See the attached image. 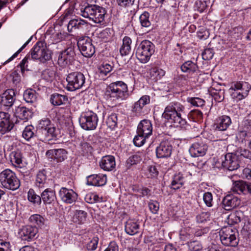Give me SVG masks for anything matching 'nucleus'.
Instances as JSON below:
<instances>
[{
	"instance_id": "f257e3e1",
	"label": "nucleus",
	"mask_w": 251,
	"mask_h": 251,
	"mask_svg": "<svg viewBox=\"0 0 251 251\" xmlns=\"http://www.w3.org/2000/svg\"><path fill=\"white\" fill-rule=\"evenodd\" d=\"M184 110V107L180 103L172 102L165 108L162 116L167 120H170L176 126L183 127L187 124Z\"/></svg>"
},
{
	"instance_id": "f03ea898",
	"label": "nucleus",
	"mask_w": 251,
	"mask_h": 251,
	"mask_svg": "<svg viewBox=\"0 0 251 251\" xmlns=\"http://www.w3.org/2000/svg\"><path fill=\"white\" fill-rule=\"evenodd\" d=\"M128 96L127 85L122 81L111 83L106 87L104 93L106 100L110 101L126 100Z\"/></svg>"
},
{
	"instance_id": "7ed1b4c3",
	"label": "nucleus",
	"mask_w": 251,
	"mask_h": 251,
	"mask_svg": "<svg viewBox=\"0 0 251 251\" xmlns=\"http://www.w3.org/2000/svg\"><path fill=\"white\" fill-rule=\"evenodd\" d=\"M0 182L8 190H16L20 186V181L15 173L10 169H5L0 173Z\"/></svg>"
},
{
	"instance_id": "20e7f679",
	"label": "nucleus",
	"mask_w": 251,
	"mask_h": 251,
	"mask_svg": "<svg viewBox=\"0 0 251 251\" xmlns=\"http://www.w3.org/2000/svg\"><path fill=\"white\" fill-rule=\"evenodd\" d=\"M154 52V45L149 40H144L136 49L135 55L142 63L148 62Z\"/></svg>"
},
{
	"instance_id": "39448f33",
	"label": "nucleus",
	"mask_w": 251,
	"mask_h": 251,
	"mask_svg": "<svg viewBox=\"0 0 251 251\" xmlns=\"http://www.w3.org/2000/svg\"><path fill=\"white\" fill-rule=\"evenodd\" d=\"M220 239L225 246L236 247L239 242L238 232L231 227H225L219 232Z\"/></svg>"
},
{
	"instance_id": "423d86ee",
	"label": "nucleus",
	"mask_w": 251,
	"mask_h": 251,
	"mask_svg": "<svg viewBox=\"0 0 251 251\" xmlns=\"http://www.w3.org/2000/svg\"><path fill=\"white\" fill-rule=\"evenodd\" d=\"M29 55L32 59L45 63L51 59L52 52L44 46L43 42H38L31 50Z\"/></svg>"
},
{
	"instance_id": "0eeeda50",
	"label": "nucleus",
	"mask_w": 251,
	"mask_h": 251,
	"mask_svg": "<svg viewBox=\"0 0 251 251\" xmlns=\"http://www.w3.org/2000/svg\"><path fill=\"white\" fill-rule=\"evenodd\" d=\"M99 118L97 114L92 110L83 112L79 119L82 128L86 130L95 129L97 126Z\"/></svg>"
},
{
	"instance_id": "6e6552de",
	"label": "nucleus",
	"mask_w": 251,
	"mask_h": 251,
	"mask_svg": "<svg viewBox=\"0 0 251 251\" xmlns=\"http://www.w3.org/2000/svg\"><path fill=\"white\" fill-rule=\"evenodd\" d=\"M66 81L68 82L67 89L70 91H74L82 88L85 83V77L81 72H74L68 74Z\"/></svg>"
},
{
	"instance_id": "1a4fd4ad",
	"label": "nucleus",
	"mask_w": 251,
	"mask_h": 251,
	"mask_svg": "<svg viewBox=\"0 0 251 251\" xmlns=\"http://www.w3.org/2000/svg\"><path fill=\"white\" fill-rule=\"evenodd\" d=\"M77 46L82 54L86 57H92L95 52V48L92 40L88 37L79 39Z\"/></svg>"
},
{
	"instance_id": "9d476101",
	"label": "nucleus",
	"mask_w": 251,
	"mask_h": 251,
	"mask_svg": "<svg viewBox=\"0 0 251 251\" xmlns=\"http://www.w3.org/2000/svg\"><path fill=\"white\" fill-rule=\"evenodd\" d=\"M75 47L71 46L60 52L58 64L60 66L64 67L68 64H71L75 60Z\"/></svg>"
},
{
	"instance_id": "9b49d317",
	"label": "nucleus",
	"mask_w": 251,
	"mask_h": 251,
	"mask_svg": "<svg viewBox=\"0 0 251 251\" xmlns=\"http://www.w3.org/2000/svg\"><path fill=\"white\" fill-rule=\"evenodd\" d=\"M221 159L222 167L230 171L236 170L240 166L237 157L232 153H226Z\"/></svg>"
},
{
	"instance_id": "f8f14e48",
	"label": "nucleus",
	"mask_w": 251,
	"mask_h": 251,
	"mask_svg": "<svg viewBox=\"0 0 251 251\" xmlns=\"http://www.w3.org/2000/svg\"><path fill=\"white\" fill-rule=\"evenodd\" d=\"M57 130L54 126H52L47 128L39 130L38 136L40 141L44 142H48V144H50V141L57 139Z\"/></svg>"
},
{
	"instance_id": "ddd939ff",
	"label": "nucleus",
	"mask_w": 251,
	"mask_h": 251,
	"mask_svg": "<svg viewBox=\"0 0 251 251\" xmlns=\"http://www.w3.org/2000/svg\"><path fill=\"white\" fill-rule=\"evenodd\" d=\"M67 151L64 149H54L48 150L46 156L48 159L53 160L57 163H61L67 158Z\"/></svg>"
},
{
	"instance_id": "4468645a",
	"label": "nucleus",
	"mask_w": 251,
	"mask_h": 251,
	"mask_svg": "<svg viewBox=\"0 0 251 251\" xmlns=\"http://www.w3.org/2000/svg\"><path fill=\"white\" fill-rule=\"evenodd\" d=\"M173 147L168 140L162 141L156 148V154L158 158H167L171 156Z\"/></svg>"
},
{
	"instance_id": "2eb2a0df",
	"label": "nucleus",
	"mask_w": 251,
	"mask_h": 251,
	"mask_svg": "<svg viewBox=\"0 0 251 251\" xmlns=\"http://www.w3.org/2000/svg\"><path fill=\"white\" fill-rule=\"evenodd\" d=\"M231 190L239 195H251V183L243 180L236 181L233 183Z\"/></svg>"
},
{
	"instance_id": "dca6fc26",
	"label": "nucleus",
	"mask_w": 251,
	"mask_h": 251,
	"mask_svg": "<svg viewBox=\"0 0 251 251\" xmlns=\"http://www.w3.org/2000/svg\"><path fill=\"white\" fill-rule=\"evenodd\" d=\"M37 233V227L30 225L23 226L19 231V234L22 240L27 241L34 238Z\"/></svg>"
},
{
	"instance_id": "f3484780",
	"label": "nucleus",
	"mask_w": 251,
	"mask_h": 251,
	"mask_svg": "<svg viewBox=\"0 0 251 251\" xmlns=\"http://www.w3.org/2000/svg\"><path fill=\"white\" fill-rule=\"evenodd\" d=\"M59 197L66 203H72L76 201L77 194L72 189L62 187L59 192Z\"/></svg>"
},
{
	"instance_id": "a211bd4d",
	"label": "nucleus",
	"mask_w": 251,
	"mask_h": 251,
	"mask_svg": "<svg viewBox=\"0 0 251 251\" xmlns=\"http://www.w3.org/2000/svg\"><path fill=\"white\" fill-rule=\"evenodd\" d=\"M223 208L226 210H231L240 204V200L232 194H227L222 200Z\"/></svg>"
},
{
	"instance_id": "6ab92c4d",
	"label": "nucleus",
	"mask_w": 251,
	"mask_h": 251,
	"mask_svg": "<svg viewBox=\"0 0 251 251\" xmlns=\"http://www.w3.org/2000/svg\"><path fill=\"white\" fill-rule=\"evenodd\" d=\"M14 126L13 123L10 120V115L6 112H0V132L2 134L9 132Z\"/></svg>"
},
{
	"instance_id": "aec40b11",
	"label": "nucleus",
	"mask_w": 251,
	"mask_h": 251,
	"mask_svg": "<svg viewBox=\"0 0 251 251\" xmlns=\"http://www.w3.org/2000/svg\"><path fill=\"white\" fill-rule=\"evenodd\" d=\"M207 150V145L201 141L193 143L189 148V151L191 156L195 157L203 156L205 154Z\"/></svg>"
},
{
	"instance_id": "412c9836",
	"label": "nucleus",
	"mask_w": 251,
	"mask_h": 251,
	"mask_svg": "<svg viewBox=\"0 0 251 251\" xmlns=\"http://www.w3.org/2000/svg\"><path fill=\"white\" fill-rule=\"evenodd\" d=\"M137 133L149 138L152 133V125L151 121L147 119L142 120L137 126Z\"/></svg>"
},
{
	"instance_id": "4be33fe9",
	"label": "nucleus",
	"mask_w": 251,
	"mask_h": 251,
	"mask_svg": "<svg viewBox=\"0 0 251 251\" xmlns=\"http://www.w3.org/2000/svg\"><path fill=\"white\" fill-rule=\"evenodd\" d=\"M107 181L105 175H92L87 177V184L89 185L101 186L105 185Z\"/></svg>"
},
{
	"instance_id": "5701e85b",
	"label": "nucleus",
	"mask_w": 251,
	"mask_h": 251,
	"mask_svg": "<svg viewBox=\"0 0 251 251\" xmlns=\"http://www.w3.org/2000/svg\"><path fill=\"white\" fill-rule=\"evenodd\" d=\"M99 164L100 167L103 170L111 171L116 166L115 157L112 155H105L102 157Z\"/></svg>"
},
{
	"instance_id": "b1692460",
	"label": "nucleus",
	"mask_w": 251,
	"mask_h": 251,
	"mask_svg": "<svg viewBox=\"0 0 251 251\" xmlns=\"http://www.w3.org/2000/svg\"><path fill=\"white\" fill-rule=\"evenodd\" d=\"M231 124L230 118L226 115H223L216 119L214 123L215 129L220 131L226 130Z\"/></svg>"
},
{
	"instance_id": "393cba45",
	"label": "nucleus",
	"mask_w": 251,
	"mask_h": 251,
	"mask_svg": "<svg viewBox=\"0 0 251 251\" xmlns=\"http://www.w3.org/2000/svg\"><path fill=\"white\" fill-rule=\"evenodd\" d=\"M150 99L149 96H143L138 101L135 102L132 107V111L137 116H140L143 113V107L150 103Z\"/></svg>"
},
{
	"instance_id": "a878e982",
	"label": "nucleus",
	"mask_w": 251,
	"mask_h": 251,
	"mask_svg": "<svg viewBox=\"0 0 251 251\" xmlns=\"http://www.w3.org/2000/svg\"><path fill=\"white\" fill-rule=\"evenodd\" d=\"M10 161L12 164L18 167H22L25 164L24 158L21 151L16 150L10 154Z\"/></svg>"
},
{
	"instance_id": "bb28decb",
	"label": "nucleus",
	"mask_w": 251,
	"mask_h": 251,
	"mask_svg": "<svg viewBox=\"0 0 251 251\" xmlns=\"http://www.w3.org/2000/svg\"><path fill=\"white\" fill-rule=\"evenodd\" d=\"M15 91L12 89L6 90L2 94V105L7 107H11L13 104L15 100Z\"/></svg>"
},
{
	"instance_id": "cd10ccee",
	"label": "nucleus",
	"mask_w": 251,
	"mask_h": 251,
	"mask_svg": "<svg viewBox=\"0 0 251 251\" xmlns=\"http://www.w3.org/2000/svg\"><path fill=\"white\" fill-rule=\"evenodd\" d=\"M41 198L44 204H50L56 199L55 192L50 188H47L41 193Z\"/></svg>"
},
{
	"instance_id": "c85d7f7f",
	"label": "nucleus",
	"mask_w": 251,
	"mask_h": 251,
	"mask_svg": "<svg viewBox=\"0 0 251 251\" xmlns=\"http://www.w3.org/2000/svg\"><path fill=\"white\" fill-rule=\"evenodd\" d=\"M87 24L86 22L80 19L71 20L68 24V30L71 32L73 29H82L85 26H86Z\"/></svg>"
},
{
	"instance_id": "c756f323",
	"label": "nucleus",
	"mask_w": 251,
	"mask_h": 251,
	"mask_svg": "<svg viewBox=\"0 0 251 251\" xmlns=\"http://www.w3.org/2000/svg\"><path fill=\"white\" fill-rule=\"evenodd\" d=\"M184 180V177L181 173H179L175 175L170 184L171 188L175 190L180 189L183 186L185 181Z\"/></svg>"
},
{
	"instance_id": "7c9ffc66",
	"label": "nucleus",
	"mask_w": 251,
	"mask_h": 251,
	"mask_svg": "<svg viewBox=\"0 0 251 251\" xmlns=\"http://www.w3.org/2000/svg\"><path fill=\"white\" fill-rule=\"evenodd\" d=\"M139 229V224L132 220H128L125 224V231L130 235H133L138 233Z\"/></svg>"
},
{
	"instance_id": "2f4dec72",
	"label": "nucleus",
	"mask_w": 251,
	"mask_h": 251,
	"mask_svg": "<svg viewBox=\"0 0 251 251\" xmlns=\"http://www.w3.org/2000/svg\"><path fill=\"white\" fill-rule=\"evenodd\" d=\"M16 117L27 121L31 117V111L24 106H18L15 110Z\"/></svg>"
},
{
	"instance_id": "473e14b6",
	"label": "nucleus",
	"mask_w": 251,
	"mask_h": 251,
	"mask_svg": "<svg viewBox=\"0 0 251 251\" xmlns=\"http://www.w3.org/2000/svg\"><path fill=\"white\" fill-rule=\"evenodd\" d=\"M38 94L32 89L25 90L23 94L24 100L27 103H33L36 102Z\"/></svg>"
},
{
	"instance_id": "72a5a7b5",
	"label": "nucleus",
	"mask_w": 251,
	"mask_h": 251,
	"mask_svg": "<svg viewBox=\"0 0 251 251\" xmlns=\"http://www.w3.org/2000/svg\"><path fill=\"white\" fill-rule=\"evenodd\" d=\"M182 72L188 74H192L198 70V66L196 63L192 61L185 62L180 67Z\"/></svg>"
},
{
	"instance_id": "f704fd0d",
	"label": "nucleus",
	"mask_w": 251,
	"mask_h": 251,
	"mask_svg": "<svg viewBox=\"0 0 251 251\" xmlns=\"http://www.w3.org/2000/svg\"><path fill=\"white\" fill-rule=\"evenodd\" d=\"M251 86L248 82L245 81H234L231 83L230 90L233 91H250Z\"/></svg>"
},
{
	"instance_id": "c9c22d12",
	"label": "nucleus",
	"mask_w": 251,
	"mask_h": 251,
	"mask_svg": "<svg viewBox=\"0 0 251 251\" xmlns=\"http://www.w3.org/2000/svg\"><path fill=\"white\" fill-rule=\"evenodd\" d=\"M68 98L65 95L54 93L50 96V101L53 105H60L65 103Z\"/></svg>"
},
{
	"instance_id": "e433bc0d",
	"label": "nucleus",
	"mask_w": 251,
	"mask_h": 251,
	"mask_svg": "<svg viewBox=\"0 0 251 251\" xmlns=\"http://www.w3.org/2000/svg\"><path fill=\"white\" fill-rule=\"evenodd\" d=\"M94 12V18L92 19V20L96 23H101L103 22L106 12L105 9L102 7L97 5Z\"/></svg>"
},
{
	"instance_id": "4c0bfd02",
	"label": "nucleus",
	"mask_w": 251,
	"mask_h": 251,
	"mask_svg": "<svg viewBox=\"0 0 251 251\" xmlns=\"http://www.w3.org/2000/svg\"><path fill=\"white\" fill-rule=\"evenodd\" d=\"M209 93L210 95L216 102H222L225 99V89H222L220 88L217 89L212 88L211 90L209 91Z\"/></svg>"
},
{
	"instance_id": "58836bf2",
	"label": "nucleus",
	"mask_w": 251,
	"mask_h": 251,
	"mask_svg": "<svg viewBox=\"0 0 251 251\" xmlns=\"http://www.w3.org/2000/svg\"><path fill=\"white\" fill-rule=\"evenodd\" d=\"M97 6V5L95 4H88L84 9H81V15L84 18H89L92 20V19L94 18V12Z\"/></svg>"
},
{
	"instance_id": "ea45409f",
	"label": "nucleus",
	"mask_w": 251,
	"mask_h": 251,
	"mask_svg": "<svg viewBox=\"0 0 251 251\" xmlns=\"http://www.w3.org/2000/svg\"><path fill=\"white\" fill-rule=\"evenodd\" d=\"M35 185L38 188H44L47 183V175L45 170L40 171L36 176Z\"/></svg>"
},
{
	"instance_id": "a19ab883",
	"label": "nucleus",
	"mask_w": 251,
	"mask_h": 251,
	"mask_svg": "<svg viewBox=\"0 0 251 251\" xmlns=\"http://www.w3.org/2000/svg\"><path fill=\"white\" fill-rule=\"evenodd\" d=\"M29 221L35 226H38L42 228L45 225V219L42 216L39 214H33L30 216Z\"/></svg>"
},
{
	"instance_id": "79ce46f5",
	"label": "nucleus",
	"mask_w": 251,
	"mask_h": 251,
	"mask_svg": "<svg viewBox=\"0 0 251 251\" xmlns=\"http://www.w3.org/2000/svg\"><path fill=\"white\" fill-rule=\"evenodd\" d=\"M243 216V213L241 211H236L230 214L228 217V223L231 225H234L239 223L241 221V217Z\"/></svg>"
},
{
	"instance_id": "37998d69",
	"label": "nucleus",
	"mask_w": 251,
	"mask_h": 251,
	"mask_svg": "<svg viewBox=\"0 0 251 251\" xmlns=\"http://www.w3.org/2000/svg\"><path fill=\"white\" fill-rule=\"evenodd\" d=\"M28 200L34 204L40 205L42 201L41 195L40 196L36 194L35 191L30 189L28 192Z\"/></svg>"
},
{
	"instance_id": "c03bdc74",
	"label": "nucleus",
	"mask_w": 251,
	"mask_h": 251,
	"mask_svg": "<svg viewBox=\"0 0 251 251\" xmlns=\"http://www.w3.org/2000/svg\"><path fill=\"white\" fill-rule=\"evenodd\" d=\"M150 75L153 79L157 80L165 75V72L158 67H153L150 70Z\"/></svg>"
},
{
	"instance_id": "a18cd8bd",
	"label": "nucleus",
	"mask_w": 251,
	"mask_h": 251,
	"mask_svg": "<svg viewBox=\"0 0 251 251\" xmlns=\"http://www.w3.org/2000/svg\"><path fill=\"white\" fill-rule=\"evenodd\" d=\"M34 130V127L31 126L29 125L26 126L22 134L23 137L27 141H29L31 138H32L34 135V133L33 130Z\"/></svg>"
},
{
	"instance_id": "49530a36",
	"label": "nucleus",
	"mask_w": 251,
	"mask_h": 251,
	"mask_svg": "<svg viewBox=\"0 0 251 251\" xmlns=\"http://www.w3.org/2000/svg\"><path fill=\"white\" fill-rule=\"evenodd\" d=\"M150 16V13L147 11H145L140 15L139 20L142 26L148 27L151 26V23L149 20Z\"/></svg>"
},
{
	"instance_id": "de8ad7c7",
	"label": "nucleus",
	"mask_w": 251,
	"mask_h": 251,
	"mask_svg": "<svg viewBox=\"0 0 251 251\" xmlns=\"http://www.w3.org/2000/svg\"><path fill=\"white\" fill-rule=\"evenodd\" d=\"M106 123L108 127L114 129L117 125V115L115 113H112L109 115L106 121Z\"/></svg>"
},
{
	"instance_id": "09e8293b",
	"label": "nucleus",
	"mask_w": 251,
	"mask_h": 251,
	"mask_svg": "<svg viewBox=\"0 0 251 251\" xmlns=\"http://www.w3.org/2000/svg\"><path fill=\"white\" fill-rule=\"evenodd\" d=\"M187 100L193 106L197 107H202L205 105V100L198 97L188 98Z\"/></svg>"
},
{
	"instance_id": "8fccbe9b",
	"label": "nucleus",
	"mask_w": 251,
	"mask_h": 251,
	"mask_svg": "<svg viewBox=\"0 0 251 251\" xmlns=\"http://www.w3.org/2000/svg\"><path fill=\"white\" fill-rule=\"evenodd\" d=\"M132 195L137 198H141L144 197L149 198L151 195V190L147 187H142L140 190H139V194H134Z\"/></svg>"
},
{
	"instance_id": "3c124183",
	"label": "nucleus",
	"mask_w": 251,
	"mask_h": 251,
	"mask_svg": "<svg viewBox=\"0 0 251 251\" xmlns=\"http://www.w3.org/2000/svg\"><path fill=\"white\" fill-rule=\"evenodd\" d=\"M80 147L81 152L82 155L86 156L89 153H91L93 148L89 143L86 142H82L80 144Z\"/></svg>"
},
{
	"instance_id": "603ef678",
	"label": "nucleus",
	"mask_w": 251,
	"mask_h": 251,
	"mask_svg": "<svg viewBox=\"0 0 251 251\" xmlns=\"http://www.w3.org/2000/svg\"><path fill=\"white\" fill-rule=\"evenodd\" d=\"M189 117L191 118L194 121L199 122L202 119L203 114L199 110H192L189 115Z\"/></svg>"
},
{
	"instance_id": "864d4df0",
	"label": "nucleus",
	"mask_w": 251,
	"mask_h": 251,
	"mask_svg": "<svg viewBox=\"0 0 251 251\" xmlns=\"http://www.w3.org/2000/svg\"><path fill=\"white\" fill-rule=\"evenodd\" d=\"M208 3L209 0H198L196 2L195 6L198 11L202 13L207 8Z\"/></svg>"
},
{
	"instance_id": "5fc2aeb1",
	"label": "nucleus",
	"mask_w": 251,
	"mask_h": 251,
	"mask_svg": "<svg viewBox=\"0 0 251 251\" xmlns=\"http://www.w3.org/2000/svg\"><path fill=\"white\" fill-rule=\"evenodd\" d=\"M141 160V157L137 154H134L130 156L126 160V166L128 168L130 167L131 166L137 164L139 163Z\"/></svg>"
},
{
	"instance_id": "6e6d98bb",
	"label": "nucleus",
	"mask_w": 251,
	"mask_h": 251,
	"mask_svg": "<svg viewBox=\"0 0 251 251\" xmlns=\"http://www.w3.org/2000/svg\"><path fill=\"white\" fill-rule=\"evenodd\" d=\"M113 67L108 63H103L99 68V71L101 75H106L112 70Z\"/></svg>"
},
{
	"instance_id": "4d7b16f0",
	"label": "nucleus",
	"mask_w": 251,
	"mask_h": 251,
	"mask_svg": "<svg viewBox=\"0 0 251 251\" xmlns=\"http://www.w3.org/2000/svg\"><path fill=\"white\" fill-rule=\"evenodd\" d=\"M148 138V137H145V136L143 135L137 134L133 139V143L136 146L141 147L145 144L146 140Z\"/></svg>"
},
{
	"instance_id": "13d9d810",
	"label": "nucleus",
	"mask_w": 251,
	"mask_h": 251,
	"mask_svg": "<svg viewBox=\"0 0 251 251\" xmlns=\"http://www.w3.org/2000/svg\"><path fill=\"white\" fill-rule=\"evenodd\" d=\"M249 91H241L238 92L237 91H234L231 94V97L233 99L240 100L245 98L248 95Z\"/></svg>"
},
{
	"instance_id": "bf43d9fd",
	"label": "nucleus",
	"mask_w": 251,
	"mask_h": 251,
	"mask_svg": "<svg viewBox=\"0 0 251 251\" xmlns=\"http://www.w3.org/2000/svg\"><path fill=\"white\" fill-rule=\"evenodd\" d=\"M203 200L205 205L208 207H212L213 205V196L210 192H205L203 195Z\"/></svg>"
},
{
	"instance_id": "052dcab7",
	"label": "nucleus",
	"mask_w": 251,
	"mask_h": 251,
	"mask_svg": "<svg viewBox=\"0 0 251 251\" xmlns=\"http://www.w3.org/2000/svg\"><path fill=\"white\" fill-rule=\"evenodd\" d=\"M86 217L87 213L84 211H77L75 217L77 221L76 220L75 222H77L78 224H82L86 221Z\"/></svg>"
},
{
	"instance_id": "680f3d73",
	"label": "nucleus",
	"mask_w": 251,
	"mask_h": 251,
	"mask_svg": "<svg viewBox=\"0 0 251 251\" xmlns=\"http://www.w3.org/2000/svg\"><path fill=\"white\" fill-rule=\"evenodd\" d=\"M210 214L208 212L200 213L197 217V221L199 223H203L210 220Z\"/></svg>"
},
{
	"instance_id": "e2e57ef3",
	"label": "nucleus",
	"mask_w": 251,
	"mask_h": 251,
	"mask_svg": "<svg viewBox=\"0 0 251 251\" xmlns=\"http://www.w3.org/2000/svg\"><path fill=\"white\" fill-rule=\"evenodd\" d=\"M85 200L89 203L100 201L99 197L97 195L93 193L87 194L85 197Z\"/></svg>"
},
{
	"instance_id": "0e129e2a",
	"label": "nucleus",
	"mask_w": 251,
	"mask_h": 251,
	"mask_svg": "<svg viewBox=\"0 0 251 251\" xmlns=\"http://www.w3.org/2000/svg\"><path fill=\"white\" fill-rule=\"evenodd\" d=\"M214 54L212 49L207 48L204 50L202 53V57L203 60H208L212 58Z\"/></svg>"
},
{
	"instance_id": "69168bd1",
	"label": "nucleus",
	"mask_w": 251,
	"mask_h": 251,
	"mask_svg": "<svg viewBox=\"0 0 251 251\" xmlns=\"http://www.w3.org/2000/svg\"><path fill=\"white\" fill-rule=\"evenodd\" d=\"M42 75L44 79L51 81L55 76V73L52 70L47 69L43 72Z\"/></svg>"
},
{
	"instance_id": "338daca9",
	"label": "nucleus",
	"mask_w": 251,
	"mask_h": 251,
	"mask_svg": "<svg viewBox=\"0 0 251 251\" xmlns=\"http://www.w3.org/2000/svg\"><path fill=\"white\" fill-rule=\"evenodd\" d=\"M239 155L241 157H243L251 160V151L247 149H239L238 151Z\"/></svg>"
},
{
	"instance_id": "774afa93",
	"label": "nucleus",
	"mask_w": 251,
	"mask_h": 251,
	"mask_svg": "<svg viewBox=\"0 0 251 251\" xmlns=\"http://www.w3.org/2000/svg\"><path fill=\"white\" fill-rule=\"evenodd\" d=\"M149 207L152 213L156 214L159 210V204L156 201H152L149 203Z\"/></svg>"
}]
</instances>
